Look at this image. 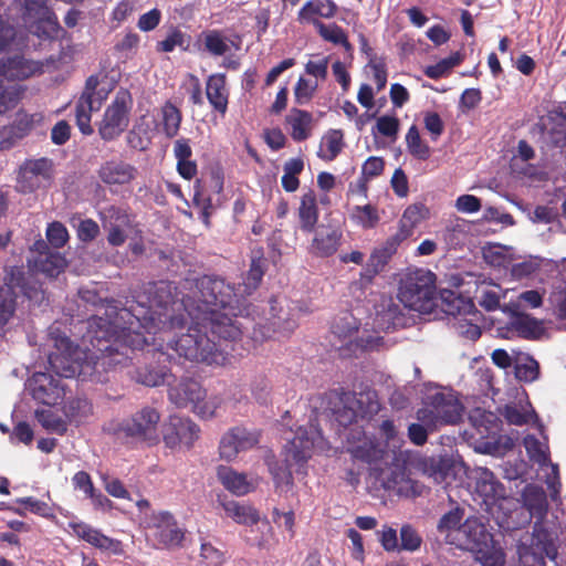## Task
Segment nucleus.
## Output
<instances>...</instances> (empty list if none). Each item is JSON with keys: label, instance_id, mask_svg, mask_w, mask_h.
<instances>
[{"label": "nucleus", "instance_id": "nucleus-24", "mask_svg": "<svg viewBox=\"0 0 566 566\" xmlns=\"http://www.w3.org/2000/svg\"><path fill=\"white\" fill-rule=\"evenodd\" d=\"M206 97L212 111L224 117L228 112L230 90L224 73L210 74L206 80Z\"/></svg>", "mask_w": 566, "mask_h": 566}, {"label": "nucleus", "instance_id": "nucleus-38", "mask_svg": "<svg viewBox=\"0 0 566 566\" xmlns=\"http://www.w3.org/2000/svg\"><path fill=\"white\" fill-rule=\"evenodd\" d=\"M417 214L418 210L416 207H408L400 220V227L398 231L385 241L384 245L394 254L397 252V249L401 242L412 234V228L413 223L417 221Z\"/></svg>", "mask_w": 566, "mask_h": 566}, {"label": "nucleus", "instance_id": "nucleus-43", "mask_svg": "<svg viewBox=\"0 0 566 566\" xmlns=\"http://www.w3.org/2000/svg\"><path fill=\"white\" fill-rule=\"evenodd\" d=\"M218 478L223 486L235 495H245L251 491V484L244 474L238 473L230 468L220 467Z\"/></svg>", "mask_w": 566, "mask_h": 566}, {"label": "nucleus", "instance_id": "nucleus-50", "mask_svg": "<svg viewBox=\"0 0 566 566\" xmlns=\"http://www.w3.org/2000/svg\"><path fill=\"white\" fill-rule=\"evenodd\" d=\"M38 422L46 430L57 434H64L67 430L66 422L55 412L49 409L35 411Z\"/></svg>", "mask_w": 566, "mask_h": 566}, {"label": "nucleus", "instance_id": "nucleus-4", "mask_svg": "<svg viewBox=\"0 0 566 566\" xmlns=\"http://www.w3.org/2000/svg\"><path fill=\"white\" fill-rule=\"evenodd\" d=\"M56 350L48 357L49 370L60 378H77L81 381H98L96 373L98 363L88 352L74 346L69 337L55 342Z\"/></svg>", "mask_w": 566, "mask_h": 566}, {"label": "nucleus", "instance_id": "nucleus-22", "mask_svg": "<svg viewBox=\"0 0 566 566\" xmlns=\"http://www.w3.org/2000/svg\"><path fill=\"white\" fill-rule=\"evenodd\" d=\"M19 280H22L19 266H11L3 279V284L0 286V332L3 331L4 326L14 316L18 293L13 291L12 284H19Z\"/></svg>", "mask_w": 566, "mask_h": 566}, {"label": "nucleus", "instance_id": "nucleus-42", "mask_svg": "<svg viewBox=\"0 0 566 566\" xmlns=\"http://www.w3.org/2000/svg\"><path fill=\"white\" fill-rule=\"evenodd\" d=\"M66 266V260L60 252H41L35 260V268L49 277H56Z\"/></svg>", "mask_w": 566, "mask_h": 566}, {"label": "nucleus", "instance_id": "nucleus-16", "mask_svg": "<svg viewBox=\"0 0 566 566\" xmlns=\"http://www.w3.org/2000/svg\"><path fill=\"white\" fill-rule=\"evenodd\" d=\"M153 360L148 361L144 356V361L139 363L132 371L130 378L137 384L146 387H159L171 377L170 368L165 363L168 359L161 349L153 353Z\"/></svg>", "mask_w": 566, "mask_h": 566}, {"label": "nucleus", "instance_id": "nucleus-18", "mask_svg": "<svg viewBox=\"0 0 566 566\" xmlns=\"http://www.w3.org/2000/svg\"><path fill=\"white\" fill-rule=\"evenodd\" d=\"M199 427L189 418L171 416L165 428L163 439L167 448L185 446L190 449L199 438Z\"/></svg>", "mask_w": 566, "mask_h": 566}, {"label": "nucleus", "instance_id": "nucleus-36", "mask_svg": "<svg viewBox=\"0 0 566 566\" xmlns=\"http://www.w3.org/2000/svg\"><path fill=\"white\" fill-rule=\"evenodd\" d=\"M417 214L418 210L416 207H408L400 220V227L398 231L385 241L384 245L394 254L397 252V249L401 242L412 234V228L413 223L417 221Z\"/></svg>", "mask_w": 566, "mask_h": 566}, {"label": "nucleus", "instance_id": "nucleus-52", "mask_svg": "<svg viewBox=\"0 0 566 566\" xmlns=\"http://www.w3.org/2000/svg\"><path fill=\"white\" fill-rule=\"evenodd\" d=\"M190 35L184 33L179 29H172L165 40L158 42L157 50L160 52H172L176 48L188 50L190 45Z\"/></svg>", "mask_w": 566, "mask_h": 566}, {"label": "nucleus", "instance_id": "nucleus-49", "mask_svg": "<svg viewBox=\"0 0 566 566\" xmlns=\"http://www.w3.org/2000/svg\"><path fill=\"white\" fill-rule=\"evenodd\" d=\"M406 145L410 155L420 160L430 157V147L423 143L416 125H411L406 134Z\"/></svg>", "mask_w": 566, "mask_h": 566}, {"label": "nucleus", "instance_id": "nucleus-58", "mask_svg": "<svg viewBox=\"0 0 566 566\" xmlns=\"http://www.w3.org/2000/svg\"><path fill=\"white\" fill-rule=\"evenodd\" d=\"M353 217L366 229H371L379 222L378 211L371 205L356 206Z\"/></svg>", "mask_w": 566, "mask_h": 566}, {"label": "nucleus", "instance_id": "nucleus-62", "mask_svg": "<svg viewBox=\"0 0 566 566\" xmlns=\"http://www.w3.org/2000/svg\"><path fill=\"white\" fill-rule=\"evenodd\" d=\"M539 376V365L534 358L515 365V377L524 382L535 381Z\"/></svg>", "mask_w": 566, "mask_h": 566}, {"label": "nucleus", "instance_id": "nucleus-5", "mask_svg": "<svg viewBox=\"0 0 566 566\" xmlns=\"http://www.w3.org/2000/svg\"><path fill=\"white\" fill-rule=\"evenodd\" d=\"M120 302L116 300L107 301L106 317L92 316L87 321V331L84 335L92 346L90 356L98 363V359H109L113 364L116 352H118V333L120 327V317L118 312L122 310Z\"/></svg>", "mask_w": 566, "mask_h": 566}, {"label": "nucleus", "instance_id": "nucleus-55", "mask_svg": "<svg viewBox=\"0 0 566 566\" xmlns=\"http://www.w3.org/2000/svg\"><path fill=\"white\" fill-rule=\"evenodd\" d=\"M502 416L510 424L524 426L531 422L533 417H536L535 411L524 410L516 405H506L503 409Z\"/></svg>", "mask_w": 566, "mask_h": 566}, {"label": "nucleus", "instance_id": "nucleus-51", "mask_svg": "<svg viewBox=\"0 0 566 566\" xmlns=\"http://www.w3.org/2000/svg\"><path fill=\"white\" fill-rule=\"evenodd\" d=\"M479 305L488 312H493L500 307L501 287L497 284H489L479 287Z\"/></svg>", "mask_w": 566, "mask_h": 566}, {"label": "nucleus", "instance_id": "nucleus-14", "mask_svg": "<svg viewBox=\"0 0 566 566\" xmlns=\"http://www.w3.org/2000/svg\"><path fill=\"white\" fill-rule=\"evenodd\" d=\"M54 175L53 161L46 157L27 159L19 168L15 189L28 195L50 185Z\"/></svg>", "mask_w": 566, "mask_h": 566}, {"label": "nucleus", "instance_id": "nucleus-13", "mask_svg": "<svg viewBox=\"0 0 566 566\" xmlns=\"http://www.w3.org/2000/svg\"><path fill=\"white\" fill-rule=\"evenodd\" d=\"M133 107V96L127 88L120 87L106 107L102 122L98 126V134L105 142L116 139L122 135L129 124V113Z\"/></svg>", "mask_w": 566, "mask_h": 566}, {"label": "nucleus", "instance_id": "nucleus-61", "mask_svg": "<svg viewBox=\"0 0 566 566\" xmlns=\"http://www.w3.org/2000/svg\"><path fill=\"white\" fill-rule=\"evenodd\" d=\"M422 538L410 525L400 528V545L398 551L415 552L420 548Z\"/></svg>", "mask_w": 566, "mask_h": 566}, {"label": "nucleus", "instance_id": "nucleus-29", "mask_svg": "<svg viewBox=\"0 0 566 566\" xmlns=\"http://www.w3.org/2000/svg\"><path fill=\"white\" fill-rule=\"evenodd\" d=\"M156 538L165 547H176L181 544L185 533L178 527L177 521L169 512H160L155 516Z\"/></svg>", "mask_w": 566, "mask_h": 566}, {"label": "nucleus", "instance_id": "nucleus-33", "mask_svg": "<svg viewBox=\"0 0 566 566\" xmlns=\"http://www.w3.org/2000/svg\"><path fill=\"white\" fill-rule=\"evenodd\" d=\"M438 301L443 313L451 316L469 315L475 310L471 298L464 297L452 290H441Z\"/></svg>", "mask_w": 566, "mask_h": 566}, {"label": "nucleus", "instance_id": "nucleus-11", "mask_svg": "<svg viewBox=\"0 0 566 566\" xmlns=\"http://www.w3.org/2000/svg\"><path fill=\"white\" fill-rule=\"evenodd\" d=\"M168 399L178 408H190L201 418H211L219 406L216 398L207 399V391L192 378H182L169 386Z\"/></svg>", "mask_w": 566, "mask_h": 566}, {"label": "nucleus", "instance_id": "nucleus-34", "mask_svg": "<svg viewBox=\"0 0 566 566\" xmlns=\"http://www.w3.org/2000/svg\"><path fill=\"white\" fill-rule=\"evenodd\" d=\"M459 534L464 537L465 546L470 549H478L481 545H486L491 538L484 523L476 516L468 517L462 523Z\"/></svg>", "mask_w": 566, "mask_h": 566}, {"label": "nucleus", "instance_id": "nucleus-9", "mask_svg": "<svg viewBox=\"0 0 566 566\" xmlns=\"http://www.w3.org/2000/svg\"><path fill=\"white\" fill-rule=\"evenodd\" d=\"M464 407L452 389H438L427 395L423 407L418 409L417 419L430 431L442 426L458 424Z\"/></svg>", "mask_w": 566, "mask_h": 566}, {"label": "nucleus", "instance_id": "nucleus-30", "mask_svg": "<svg viewBox=\"0 0 566 566\" xmlns=\"http://www.w3.org/2000/svg\"><path fill=\"white\" fill-rule=\"evenodd\" d=\"M338 7L333 0H308L297 12V21L300 23H312L315 27V21H319L317 17L324 19H332L337 14Z\"/></svg>", "mask_w": 566, "mask_h": 566}, {"label": "nucleus", "instance_id": "nucleus-40", "mask_svg": "<svg viewBox=\"0 0 566 566\" xmlns=\"http://www.w3.org/2000/svg\"><path fill=\"white\" fill-rule=\"evenodd\" d=\"M511 327L518 336L525 339H537L544 333L542 322L528 314H515L511 321Z\"/></svg>", "mask_w": 566, "mask_h": 566}, {"label": "nucleus", "instance_id": "nucleus-26", "mask_svg": "<svg viewBox=\"0 0 566 566\" xmlns=\"http://www.w3.org/2000/svg\"><path fill=\"white\" fill-rule=\"evenodd\" d=\"M98 178L107 186H124L137 176V168L119 159H111L101 165Z\"/></svg>", "mask_w": 566, "mask_h": 566}, {"label": "nucleus", "instance_id": "nucleus-17", "mask_svg": "<svg viewBox=\"0 0 566 566\" xmlns=\"http://www.w3.org/2000/svg\"><path fill=\"white\" fill-rule=\"evenodd\" d=\"M41 118V114H29L22 108L19 109L12 123L0 127V150H9L14 147L32 132L35 123Z\"/></svg>", "mask_w": 566, "mask_h": 566}, {"label": "nucleus", "instance_id": "nucleus-47", "mask_svg": "<svg viewBox=\"0 0 566 566\" xmlns=\"http://www.w3.org/2000/svg\"><path fill=\"white\" fill-rule=\"evenodd\" d=\"M315 28L318 34L327 42L333 44H339L344 46L346 51H352L353 46L348 41L347 34L344 29L335 23L325 25L321 21H315Z\"/></svg>", "mask_w": 566, "mask_h": 566}, {"label": "nucleus", "instance_id": "nucleus-63", "mask_svg": "<svg viewBox=\"0 0 566 566\" xmlns=\"http://www.w3.org/2000/svg\"><path fill=\"white\" fill-rule=\"evenodd\" d=\"M463 518V510L460 507H455L446 514H443L438 523L439 532H450L458 531L460 532V527L462 525L461 521Z\"/></svg>", "mask_w": 566, "mask_h": 566}, {"label": "nucleus", "instance_id": "nucleus-1", "mask_svg": "<svg viewBox=\"0 0 566 566\" xmlns=\"http://www.w3.org/2000/svg\"><path fill=\"white\" fill-rule=\"evenodd\" d=\"M244 301L224 277L205 274L191 280V295L187 296L188 316L202 321L213 337L235 342L242 335L243 325L238 317L247 311Z\"/></svg>", "mask_w": 566, "mask_h": 566}, {"label": "nucleus", "instance_id": "nucleus-7", "mask_svg": "<svg viewBox=\"0 0 566 566\" xmlns=\"http://www.w3.org/2000/svg\"><path fill=\"white\" fill-rule=\"evenodd\" d=\"M191 321L192 325L189 326L186 334L168 342L169 348L191 361H201L208 365L223 364L227 353L221 347L222 339L219 342L211 339L208 335L210 328L209 326L206 328L202 321Z\"/></svg>", "mask_w": 566, "mask_h": 566}, {"label": "nucleus", "instance_id": "nucleus-15", "mask_svg": "<svg viewBox=\"0 0 566 566\" xmlns=\"http://www.w3.org/2000/svg\"><path fill=\"white\" fill-rule=\"evenodd\" d=\"M375 476L381 486L403 496H416L421 494L422 485L410 478L405 464L395 462L385 468H374Z\"/></svg>", "mask_w": 566, "mask_h": 566}, {"label": "nucleus", "instance_id": "nucleus-41", "mask_svg": "<svg viewBox=\"0 0 566 566\" xmlns=\"http://www.w3.org/2000/svg\"><path fill=\"white\" fill-rule=\"evenodd\" d=\"M22 280H19V284H12L13 291L19 292L25 296L31 303L40 305L45 300V292L42 284L33 276L27 275L23 268L19 266Z\"/></svg>", "mask_w": 566, "mask_h": 566}, {"label": "nucleus", "instance_id": "nucleus-31", "mask_svg": "<svg viewBox=\"0 0 566 566\" xmlns=\"http://www.w3.org/2000/svg\"><path fill=\"white\" fill-rule=\"evenodd\" d=\"M318 217L317 197L314 190L310 189L301 197L300 207L297 209L301 231L312 233L316 229Z\"/></svg>", "mask_w": 566, "mask_h": 566}, {"label": "nucleus", "instance_id": "nucleus-60", "mask_svg": "<svg viewBox=\"0 0 566 566\" xmlns=\"http://www.w3.org/2000/svg\"><path fill=\"white\" fill-rule=\"evenodd\" d=\"M69 232L66 227L59 221H53L48 226L46 239L55 249L63 248L69 241Z\"/></svg>", "mask_w": 566, "mask_h": 566}, {"label": "nucleus", "instance_id": "nucleus-59", "mask_svg": "<svg viewBox=\"0 0 566 566\" xmlns=\"http://www.w3.org/2000/svg\"><path fill=\"white\" fill-rule=\"evenodd\" d=\"M399 119L396 116L382 115L377 118L373 134H379L388 138H396L399 132Z\"/></svg>", "mask_w": 566, "mask_h": 566}, {"label": "nucleus", "instance_id": "nucleus-64", "mask_svg": "<svg viewBox=\"0 0 566 566\" xmlns=\"http://www.w3.org/2000/svg\"><path fill=\"white\" fill-rule=\"evenodd\" d=\"M22 98V93L19 88L7 87L0 91V115L14 109Z\"/></svg>", "mask_w": 566, "mask_h": 566}, {"label": "nucleus", "instance_id": "nucleus-44", "mask_svg": "<svg viewBox=\"0 0 566 566\" xmlns=\"http://www.w3.org/2000/svg\"><path fill=\"white\" fill-rule=\"evenodd\" d=\"M524 504L530 513L543 520L548 510L547 497L542 488L527 486L523 493Z\"/></svg>", "mask_w": 566, "mask_h": 566}, {"label": "nucleus", "instance_id": "nucleus-32", "mask_svg": "<svg viewBox=\"0 0 566 566\" xmlns=\"http://www.w3.org/2000/svg\"><path fill=\"white\" fill-rule=\"evenodd\" d=\"M312 113L292 107L285 116V125L290 128V135L294 142L306 140L312 133Z\"/></svg>", "mask_w": 566, "mask_h": 566}, {"label": "nucleus", "instance_id": "nucleus-48", "mask_svg": "<svg viewBox=\"0 0 566 566\" xmlns=\"http://www.w3.org/2000/svg\"><path fill=\"white\" fill-rule=\"evenodd\" d=\"M343 133L339 129L328 132L322 140V148L318 156L327 161L334 160L343 148Z\"/></svg>", "mask_w": 566, "mask_h": 566}, {"label": "nucleus", "instance_id": "nucleus-10", "mask_svg": "<svg viewBox=\"0 0 566 566\" xmlns=\"http://www.w3.org/2000/svg\"><path fill=\"white\" fill-rule=\"evenodd\" d=\"M336 399L332 412L335 420L344 427L352 424L357 418L371 417L380 409L375 390L353 392L342 389L336 394Z\"/></svg>", "mask_w": 566, "mask_h": 566}, {"label": "nucleus", "instance_id": "nucleus-27", "mask_svg": "<svg viewBox=\"0 0 566 566\" xmlns=\"http://www.w3.org/2000/svg\"><path fill=\"white\" fill-rule=\"evenodd\" d=\"M475 493L486 505L505 497V488L489 469H480L475 478Z\"/></svg>", "mask_w": 566, "mask_h": 566}, {"label": "nucleus", "instance_id": "nucleus-25", "mask_svg": "<svg viewBox=\"0 0 566 566\" xmlns=\"http://www.w3.org/2000/svg\"><path fill=\"white\" fill-rule=\"evenodd\" d=\"M354 431L357 433L358 439L357 442H350L348 438L349 446L347 451L354 459L376 465L387 454L386 446L374 438H367L365 436L359 438V436L364 433L361 430Z\"/></svg>", "mask_w": 566, "mask_h": 566}, {"label": "nucleus", "instance_id": "nucleus-12", "mask_svg": "<svg viewBox=\"0 0 566 566\" xmlns=\"http://www.w3.org/2000/svg\"><path fill=\"white\" fill-rule=\"evenodd\" d=\"M123 308L118 312L122 319L118 333V352L113 358V364H126L130 359L128 350H142L145 346L150 345L148 337L140 332L143 328L147 334H156L161 332L157 325H150L146 319L134 316L122 315Z\"/></svg>", "mask_w": 566, "mask_h": 566}, {"label": "nucleus", "instance_id": "nucleus-57", "mask_svg": "<svg viewBox=\"0 0 566 566\" xmlns=\"http://www.w3.org/2000/svg\"><path fill=\"white\" fill-rule=\"evenodd\" d=\"M203 43L206 50L217 56L223 55L229 46L218 30H211L203 34Z\"/></svg>", "mask_w": 566, "mask_h": 566}, {"label": "nucleus", "instance_id": "nucleus-56", "mask_svg": "<svg viewBox=\"0 0 566 566\" xmlns=\"http://www.w3.org/2000/svg\"><path fill=\"white\" fill-rule=\"evenodd\" d=\"M470 419L480 433L485 432L486 434L491 433L497 427L496 422L499 420L493 412L481 409L474 410Z\"/></svg>", "mask_w": 566, "mask_h": 566}, {"label": "nucleus", "instance_id": "nucleus-23", "mask_svg": "<svg viewBox=\"0 0 566 566\" xmlns=\"http://www.w3.org/2000/svg\"><path fill=\"white\" fill-rule=\"evenodd\" d=\"M313 232L314 237L310 247V252L313 255L328 258L337 252L343 240V232L339 228L321 224Z\"/></svg>", "mask_w": 566, "mask_h": 566}, {"label": "nucleus", "instance_id": "nucleus-20", "mask_svg": "<svg viewBox=\"0 0 566 566\" xmlns=\"http://www.w3.org/2000/svg\"><path fill=\"white\" fill-rule=\"evenodd\" d=\"M98 83L96 75L88 76L75 106L76 125L83 135H91L94 132L91 125L92 112L99 109L102 104L101 101L95 99Z\"/></svg>", "mask_w": 566, "mask_h": 566}, {"label": "nucleus", "instance_id": "nucleus-8", "mask_svg": "<svg viewBox=\"0 0 566 566\" xmlns=\"http://www.w3.org/2000/svg\"><path fill=\"white\" fill-rule=\"evenodd\" d=\"M398 297L410 310L432 313L438 306L434 274L424 269L408 271L400 280Z\"/></svg>", "mask_w": 566, "mask_h": 566}, {"label": "nucleus", "instance_id": "nucleus-6", "mask_svg": "<svg viewBox=\"0 0 566 566\" xmlns=\"http://www.w3.org/2000/svg\"><path fill=\"white\" fill-rule=\"evenodd\" d=\"M317 430L313 428L298 427L293 438H286V444L283 448V464L269 463L276 488L291 489L293 485V467H297V473H305L304 467L312 457V449L315 442Z\"/></svg>", "mask_w": 566, "mask_h": 566}, {"label": "nucleus", "instance_id": "nucleus-2", "mask_svg": "<svg viewBox=\"0 0 566 566\" xmlns=\"http://www.w3.org/2000/svg\"><path fill=\"white\" fill-rule=\"evenodd\" d=\"M133 304L123 308L122 315H136L160 331L181 329L189 317L187 297L179 300L178 289L170 281L144 283L133 293Z\"/></svg>", "mask_w": 566, "mask_h": 566}, {"label": "nucleus", "instance_id": "nucleus-28", "mask_svg": "<svg viewBox=\"0 0 566 566\" xmlns=\"http://www.w3.org/2000/svg\"><path fill=\"white\" fill-rule=\"evenodd\" d=\"M72 530L78 538L101 551L111 552L113 554H118L122 551V543L118 539L104 535L101 531L86 523H74L72 524Z\"/></svg>", "mask_w": 566, "mask_h": 566}, {"label": "nucleus", "instance_id": "nucleus-46", "mask_svg": "<svg viewBox=\"0 0 566 566\" xmlns=\"http://www.w3.org/2000/svg\"><path fill=\"white\" fill-rule=\"evenodd\" d=\"M163 132L167 138H174L178 135L182 115L180 109L170 101H167L161 107Z\"/></svg>", "mask_w": 566, "mask_h": 566}, {"label": "nucleus", "instance_id": "nucleus-37", "mask_svg": "<svg viewBox=\"0 0 566 566\" xmlns=\"http://www.w3.org/2000/svg\"><path fill=\"white\" fill-rule=\"evenodd\" d=\"M417 214L418 210L416 207H408L400 220V227L398 231L385 241L384 245L394 254L397 252V249L401 242L412 234V228L413 223L417 221Z\"/></svg>", "mask_w": 566, "mask_h": 566}, {"label": "nucleus", "instance_id": "nucleus-39", "mask_svg": "<svg viewBox=\"0 0 566 566\" xmlns=\"http://www.w3.org/2000/svg\"><path fill=\"white\" fill-rule=\"evenodd\" d=\"M228 517L242 525H253L260 521L258 511L251 505L241 504L234 500L221 502Z\"/></svg>", "mask_w": 566, "mask_h": 566}, {"label": "nucleus", "instance_id": "nucleus-19", "mask_svg": "<svg viewBox=\"0 0 566 566\" xmlns=\"http://www.w3.org/2000/svg\"><path fill=\"white\" fill-rule=\"evenodd\" d=\"M260 433L238 426L229 429L221 438L219 444L220 457L224 460H233L239 452L249 450L259 443Z\"/></svg>", "mask_w": 566, "mask_h": 566}, {"label": "nucleus", "instance_id": "nucleus-21", "mask_svg": "<svg viewBox=\"0 0 566 566\" xmlns=\"http://www.w3.org/2000/svg\"><path fill=\"white\" fill-rule=\"evenodd\" d=\"M29 389L34 400L54 406L64 397V386L50 373H35L29 379Z\"/></svg>", "mask_w": 566, "mask_h": 566}, {"label": "nucleus", "instance_id": "nucleus-45", "mask_svg": "<svg viewBox=\"0 0 566 566\" xmlns=\"http://www.w3.org/2000/svg\"><path fill=\"white\" fill-rule=\"evenodd\" d=\"M464 60V54L461 52H454L450 56L440 60L433 65H428L423 70L427 77L431 80H439L448 76L452 69L460 65Z\"/></svg>", "mask_w": 566, "mask_h": 566}, {"label": "nucleus", "instance_id": "nucleus-35", "mask_svg": "<svg viewBox=\"0 0 566 566\" xmlns=\"http://www.w3.org/2000/svg\"><path fill=\"white\" fill-rule=\"evenodd\" d=\"M266 270L268 259L264 256L263 250H254L252 252L250 268L243 281L245 294L250 295L260 286Z\"/></svg>", "mask_w": 566, "mask_h": 566}, {"label": "nucleus", "instance_id": "nucleus-53", "mask_svg": "<svg viewBox=\"0 0 566 566\" xmlns=\"http://www.w3.org/2000/svg\"><path fill=\"white\" fill-rule=\"evenodd\" d=\"M65 412L75 420H82L93 413V405L85 397H74L65 402Z\"/></svg>", "mask_w": 566, "mask_h": 566}, {"label": "nucleus", "instance_id": "nucleus-54", "mask_svg": "<svg viewBox=\"0 0 566 566\" xmlns=\"http://www.w3.org/2000/svg\"><path fill=\"white\" fill-rule=\"evenodd\" d=\"M317 87V82H311L310 80L301 76L294 87V102L297 105L308 104L314 97Z\"/></svg>", "mask_w": 566, "mask_h": 566}, {"label": "nucleus", "instance_id": "nucleus-3", "mask_svg": "<svg viewBox=\"0 0 566 566\" xmlns=\"http://www.w3.org/2000/svg\"><path fill=\"white\" fill-rule=\"evenodd\" d=\"M160 419L158 409L144 406L128 418L105 422L103 432L123 443H145L151 447L159 442Z\"/></svg>", "mask_w": 566, "mask_h": 566}]
</instances>
